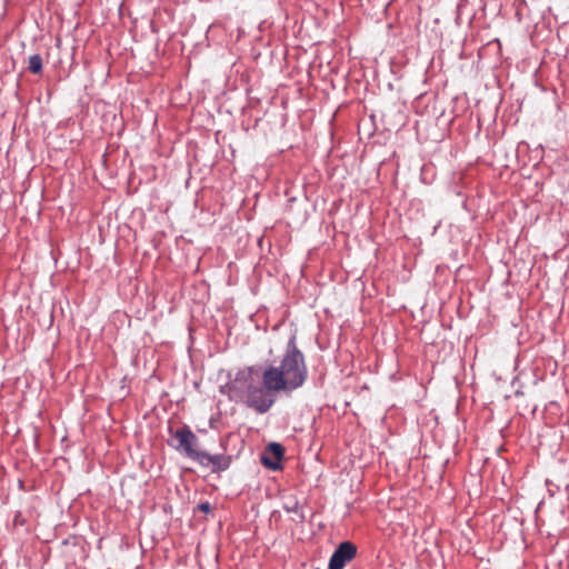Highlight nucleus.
Masks as SVG:
<instances>
[{"label":"nucleus","instance_id":"nucleus-2","mask_svg":"<svg viewBox=\"0 0 569 569\" xmlns=\"http://www.w3.org/2000/svg\"><path fill=\"white\" fill-rule=\"evenodd\" d=\"M172 437L173 440L177 441V443H172V447L196 461L200 453V450H197L196 448L198 443L197 436L187 426H184L173 431Z\"/></svg>","mask_w":569,"mask_h":569},{"label":"nucleus","instance_id":"nucleus-7","mask_svg":"<svg viewBox=\"0 0 569 569\" xmlns=\"http://www.w3.org/2000/svg\"><path fill=\"white\" fill-rule=\"evenodd\" d=\"M198 508H199L201 511H203V512H208V511H210V509H211V507H210V505H209L208 502L200 503V505L198 506Z\"/></svg>","mask_w":569,"mask_h":569},{"label":"nucleus","instance_id":"nucleus-6","mask_svg":"<svg viewBox=\"0 0 569 569\" xmlns=\"http://www.w3.org/2000/svg\"><path fill=\"white\" fill-rule=\"evenodd\" d=\"M28 69L33 74H39L42 71V58L40 54H32L28 60Z\"/></svg>","mask_w":569,"mask_h":569},{"label":"nucleus","instance_id":"nucleus-4","mask_svg":"<svg viewBox=\"0 0 569 569\" xmlns=\"http://www.w3.org/2000/svg\"><path fill=\"white\" fill-rule=\"evenodd\" d=\"M197 462L204 467H211L213 471H220L228 468V460L223 455H209L208 452L200 451Z\"/></svg>","mask_w":569,"mask_h":569},{"label":"nucleus","instance_id":"nucleus-3","mask_svg":"<svg viewBox=\"0 0 569 569\" xmlns=\"http://www.w3.org/2000/svg\"><path fill=\"white\" fill-rule=\"evenodd\" d=\"M356 553L357 547L352 542L345 541L340 543L329 560V569H342L356 557Z\"/></svg>","mask_w":569,"mask_h":569},{"label":"nucleus","instance_id":"nucleus-1","mask_svg":"<svg viewBox=\"0 0 569 569\" xmlns=\"http://www.w3.org/2000/svg\"><path fill=\"white\" fill-rule=\"evenodd\" d=\"M308 378L303 353L291 339L279 363L261 369L258 380L251 378L242 390V401L259 415L268 412L277 401L278 393H291L301 388Z\"/></svg>","mask_w":569,"mask_h":569},{"label":"nucleus","instance_id":"nucleus-5","mask_svg":"<svg viewBox=\"0 0 569 569\" xmlns=\"http://www.w3.org/2000/svg\"><path fill=\"white\" fill-rule=\"evenodd\" d=\"M267 450L270 455H272V457L274 458V461H271L269 458L263 457L262 458L263 465L270 467L271 469H277L279 467V462L283 458L284 448L280 443L271 442L267 447Z\"/></svg>","mask_w":569,"mask_h":569}]
</instances>
